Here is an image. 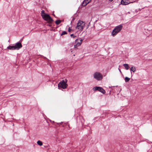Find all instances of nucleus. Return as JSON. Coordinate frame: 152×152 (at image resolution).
<instances>
[{
	"instance_id": "nucleus-11",
	"label": "nucleus",
	"mask_w": 152,
	"mask_h": 152,
	"mask_svg": "<svg viewBox=\"0 0 152 152\" xmlns=\"http://www.w3.org/2000/svg\"><path fill=\"white\" fill-rule=\"evenodd\" d=\"M119 31H118L117 30H115V29H114L111 33V35L113 36H115Z\"/></svg>"
},
{
	"instance_id": "nucleus-20",
	"label": "nucleus",
	"mask_w": 152,
	"mask_h": 152,
	"mask_svg": "<svg viewBox=\"0 0 152 152\" xmlns=\"http://www.w3.org/2000/svg\"><path fill=\"white\" fill-rule=\"evenodd\" d=\"M100 92H101L103 94H104L105 93V91L102 88L101 89Z\"/></svg>"
},
{
	"instance_id": "nucleus-18",
	"label": "nucleus",
	"mask_w": 152,
	"mask_h": 152,
	"mask_svg": "<svg viewBox=\"0 0 152 152\" xmlns=\"http://www.w3.org/2000/svg\"><path fill=\"white\" fill-rule=\"evenodd\" d=\"M37 144L39 146H42L43 145L42 142L40 140H38L37 141Z\"/></svg>"
},
{
	"instance_id": "nucleus-26",
	"label": "nucleus",
	"mask_w": 152,
	"mask_h": 152,
	"mask_svg": "<svg viewBox=\"0 0 152 152\" xmlns=\"http://www.w3.org/2000/svg\"><path fill=\"white\" fill-rule=\"evenodd\" d=\"M72 30V29L70 28V27H69L68 28V31L69 32H70Z\"/></svg>"
},
{
	"instance_id": "nucleus-10",
	"label": "nucleus",
	"mask_w": 152,
	"mask_h": 152,
	"mask_svg": "<svg viewBox=\"0 0 152 152\" xmlns=\"http://www.w3.org/2000/svg\"><path fill=\"white\" fill-rule=\"evenodd\" d=\"M77 40H78L77 39L75 40V42H76V43H77V44L76 45H74V48H76V49H78L77 48V47L78 46H80V45L81 44V42H77Z\"/></svg>"
},
{
	"instance_id": "nucleus-33",
	"label": "nucleus",
	"mask_w": 152,
	"mask_h": 152,
	"mask_svg": "<svg viewBox=\"0 0 152 152\" xmlns=\"http://www.w3.org/2000/svg\"><path fill=\"white\" fill-rule=\"evenodd\" d=\"M113 0H109V1H110V2H112L113 1Z\"/></svg>"
},
{
	"instance_id": "nucleus-6",
	"label": "nucleus",
	"mask_w": 152,
	"mask_h": 152,
	"mask_svg": "<svg viewBox=\"0 0 152 152\" xmlns=\"http://www.w3.org/2000/svg\"><path fill=\"white\" fill-rule=\"evenodd\" d=\"M123 27V25L122 24H120L119 25L117 26H116L115 28L114 29H115L116 30H117L118 31H120L122 29Z\"/></svg>"
},
{
	"instance_id": "nucleus-30",
	"label": "nucleus",
	"mask_w": 152,
	"mask_h": 152,
	"mask_svg": "<svg viewBox=\"0 0 152 152\" xmlns=\"http://www.w3.org/2000/svg\"><path fill=\"white\" fill-rule=\"evenodd\" d=\"M90 23L89 22L88 25V26L90 25Z\"/></svg>"
},
{
	"instance_id": "nucleus-14",
	"label": "nucleus",
	"mask_w": 152,
	"mask_h": 152,
	"mask_svg": "<svg viewBox=\"0 0 152 152\" xmlns=\"http://www.w3.org/2000/svg\"><path fill=\"white\" fill-rule=\"evenodd\" d=\"M79 118L80 120V122L82 125H83V124H84L85 121V120L83 118V117L82 116H80Z\"/></svg>"
},
{
	"instance_id": "nucleus-37",
	"label": "nucleus",
	"mask_w": 152,
	"mask_h": 152,
	"mask_svg": "<svg viewBox=\"0 0 152 152\" xmlns=\"http://www.w3.org/2000/svg\"><path fill=\"white\" fill-rule=\"evenodd\" d=\"M53 15L54 16H55V15L54 14H53Z\"/></svg>"
},
{
	"instance_id": "nucleus-22",
	"label": "nucleus",
	"mask_w": 152,
	"mask_h": 152,
	"mask_svg": "<svg viewBox=\"0 0 152 152\" xmlns=\"http://www.w3.org/2000/svg\"><path fill=\"white\" fill-rule=\"evenodd\" d=\"M59 83H61V84H67L66 83V81H65L64 80H63L61 81Z\"/></svg>"
},
{
	"instance_id": "nucleus-19",
	"label": "nucleus",
	"mask_w": 152,
	"mask_h": 152,
	"mask_svg": "<svg viewBox=\"0 0 152 152\" xmlns=\"http://www.w3.org/2000/svg\"><path fill=\"white\" fill-rule=\"evenodd\" d=\"M124 80L126 82H127L129 81L130 80V78L127 77H125Z\"/></svg>"
},
{
	"instance_id": "nucleus-4",
	"label": "nucleus",
	"mask_w": 152,
	"mask_h": 152,
	"mask_svg": "<svg viewBox=\"0 0 152 152\" xmlns=\"http://www.w3.org/2000/svg\"><path fill=\"white\" fill-rule=\"evenodd\" d=\"M68 86L67 84H61V83H59L58 84V88L61 89V88L65 89Z\"/></svg>"
},
{
	"instance_id": "nucleus-2",
	"label": "nucleus",
	"mask_w": 152,
	"mask_h": 152,
	"mask_svg": "<svg viewBox=\"0 0 152 152\" xmlns=\"http://www.w3.org/2000/svg\"><path fill=\"white\" fill-rule=\"evenodd\" d=\"M94 77L97 80H100L103 78L102 75L99 72H95L93 75Z\"/></svg>"
},
{
	"instance_id": "nucleus-1",
	"label": "nucleus",
	"mask_w": 152,
	"mask_h": 152,
	"mask_svg": "<svg viewBox=\"0 0 152 152\" xmlns=\"http://www.w3.org/2000/svg\"><path fill=\"white\" fill-rule=\"evenodd\" d=\"M85 23L84 22L80 20L77 24L76 28L82 31L85 26Z\"/></svg>"
},
{
	"instance_id": "nucleus-21",
	"label": "nucleus",
	"mask_w": 152,
	"mask_h": 152,
	"mask_svg": "<svg viewBox=\"0 0 152 152\" xmlns=\"http://www.w3.org/2000/svg\"><path fill=\"white\" fill-rule=\"evenodd\" d=\"M67 33L65 31H63L62 32V33L61 34V36H62L63 35L67 34Z\"/></svg>"
},
{
	"instance_id": "nucleus-29",
	"label": "nucleus",
	"mask_w": 152,
	"mask_h": 152,
	"mask_svg": "<svg viewBox=\"0 0 152 152\" xmlns=\"http://www.w3.org/2000/svg\"><path fill=\"white\" fill-rule=\"evenodd\" d=\"M118 70H119V72L121 73H122V72H121V69H119V68H118Z\"/></svg>"
},
{
	"instance_id": "nucleus-8",
	"label": "nucleus",
	"mask_w": 152,
	"mask_h": 152,
	"mask_svg": "<svg viewBox=\"0 0 152 152\" xmlns=\"http://www.w3.org/2000/svg\"><path fill=\"white\" fill-rule=\"evenodd\" d=\"M91 1V0H84L81 4L83 6H85L89 3Z\"/></svg>"
},
{
	"instance_id": "nucleus-27",
	"label": "nucleus",
	"mask_w": 152,
	"mask_h": 152,
	"mask_svg": "<svg viewBox=\"0 0 152 152\" xmlns=\"http://www.w3.org/2000/svg\"><path fill=\"white\" fill-rule=\"evenodd\" d=\"M79 41H79L80 42H81L82 43V42L83 41V39H80L79 40Z\"/></svg>"
},
{
	"instance_id": "nucleus-16",
	"label": "nucleus",
	"mask_w": 152,
	"mask_h": 152,
	"mask_svg": "<svg viewBox=\"0 0 152 152\" xmlns=\"http://www.w3.org/2000/svg\"><path fill=\"white\" fill-rule=\"evenodd\" d=\"M123 66L125 67L126 70H128L129 68L128 64H124Z\"/></svg>"
},
{
	"instance_id": "nucleus-3",
	"label": "nucleus",
	"mask_w": 152,
	"mask_h": 152,
	"mask_svg": "<svg viewBox=\"0 0 152 152\" xmlns=\"http://www.w3.org/2000/svg\"><path fill=\"white\" fill-rule=\"evenodd\" d=\"M14 46L15 50H18L22 47V45L20 42H18L16 43Z\"/></svg>"
},
{
	"instance_id": "nucleus-24",
	"label": "nucleus",
	"mask_w": 152,
	"mask_h": 152,
	"mask_svg": "<svg viewBox=\"0 0 152 152\" xmlns=\"http://www.w3.org/2000/svg\"><path fill=\"white\" fill-rule=\"evenodd\" d=\"M70 36L73 38H74L76 37V36H75V35L73 34H70Z\"/></svg>"
},
{
	"instance_id": "nucleus-28",
	"label": "nucleus",
	"mask_w": 152,
	"mask_h": 152,
	"mask_svg": "<svg viewBox=\"0 0 152 152\" xmlns=\"http://www.w3.org/2000/svg\"><path fill=\"white\" fill-rule=\"evenodd\" d=\"M22 40H23L22 39H21L18 42H20L21 43V42H22Z\"/></svg>"
},
{
	"instance_id": "nucleus-17",
	"label": "nucleus",
	"mask_w": 152,
	"mask_h": 152,
	"mask_svg": "<svg viewBox=\"0 0 152 152\" xmlns=\"http://www.w3.org/2000/svg\"><path fill=\"white\" fill-rule=\"evenodd\" d=\"M61 22L62 20H57L55 21V23L56 25H58Z\"/></svg>"
},
{
	"instance_id": "nucleus-7",
	"label": "nucleus",
	"mask_w": 152,
	"mask_h": 152,
	"mask_svg": "<svg viewBox=\"0 0 152 152\" xmlns=\"http://www.w3.org/2000/svg\"><path fill=\"white\" fill-rule=\"evenodd\" d=\"M127 0H121V4L123 5H126L132 3V2H129L126 1Z\"/></svg>"
},
{
	"instance_id": "nucleus-12",
	"label": "nucleus",
	"mask_w": 152,
	"mask_h": 152,
	"mask_svg": "<svg viewBox=\"0 0 152 152\" xmlns=\"http://www.w3.org/2000/svg\"><path fill=\"white\" fill-rule=\"evenodd\" d=\"M102 87H101L96 86L94 87L93 88V89L94 91H98L100 92V91L101 89H102Z\"/></svg>"
},
{
	"instance_id": "nucleus-31",
	"label": "nucleus",
	"mask_w": 152,
	"mask_h": 152,
	"mask_svg": "<svg viewBox=\"0 0 152 152\" xmlns=\"http://www.w3.org/2000/svg\"><path fill=\"white\" fill-rule=\"evenodd\" d=\"M75 19V18H72V21L74 20Z\"/></svg>"
},
{
	"instance_id": "nucleus-35",
	"label": "nucleus",
	"mask_w": 152,
	"mask_h": 152,
	"mask_svg": "<svg viewBox=\"0 0 152 152\" xmlns=\"http://www.w3.org/2000/svg\"><path fill=\"white\" fill-rule=\"evenodd\" d=\"M62 126H63V127H64V125H62Z\"/></svg>"
},
{
	"instance_id": "nucleus-38",
	"label": "nucleus",
	"mask_w": 152,
	"mask_h": 152,
	"mask_svg": "<svg viewBox=\"0 0 152 152\" xmlns=\"http://www.w3.org/2000/svg\"><path fill=\"white\" fill-rule=\"evenodd\" d=\"M48 26H50V25H48Z\"/></svg>"
},
{
	"instance_id": "nucleus-34",
	"label": "nucleus",
	"mask_w": 152,
	"mask_h": 152,
	"mask_svg": "<svg viewBox=\"0 0 152 152\" xmlns=\"http://www.w3.org/2000/svg\"><path fill=\"white\" fill-rule=\"evenodd\" d=\"M97 20H96L95 21V23L96 22H97Z\"/></svg>"
},
{
	"instance_id": "nucleus-32",
	"label": "nucleus",
	"mask_w": 152,
	"mask_h": 152,
	"mask_svg": "<svg viewBox=\"0 0 152 152\" xmlns=\"http://www.w3.org/2000/svg\"><path fill=\"white\" fill-rule=\"evenodd\" d=\"M65 81H66V83H67V80L66 79H65Z\"/></svg>"
},
{
	"instance_id": "nucleus-13",
	"label": "nucleus",
	"mask_w": 152,
	"mask_h": 152,
	"mask_svg": "<svg viewBox=\"0 0 152 152\" xmlns=\"http://www.w3.org/2000/svg\"><path fill=\"white\" fill-rule=\"evenodd\" d=\"M7 48L9 50H15V48L14 45H10L8 46Z\"/></svg>"
},
{
	"instance_id": "nucleus-23",
	"label": "nucleus",
	"mask_w": 152,
	"mask_h": 152,
	"mask_svg": "<svg viewBox=\"0 0 152 152\" xmlns=\"http://www.w3.org/2000/svg\"><path fill=\"white\" fill-rule=\"evenodd\" d=\"M109 88H110V90H108V91L109 92H108V93H107V94L110 95V94H111V88H110V86H109Z\"/></svg>"
},
{
	"instance_id": "nucleus-15",
	"label": "nucleus",
	"mask_w": 152,
	"mask_h": 152,
	"mask_svg": "<svg viewBox=\"0 0 152 152\" xmlns=\"http://www.w3.org/2000/svg\"><path fill=\"white\" fill-rule=\"evenodd\" d=\"M131 73L132 74V71L133 72H134L136 71V68L134 66H132L130 69Z\"/></svg>"
},
{
	"instance_id": "nucleus-25",
	"label": "nucleus",
	"mask_w": 152,
	"mask_h": 152,
	"mask_svg": "<svg viewBox=\"0 0 152 152\" xmlns=\"http://www.w3.org/2000/svg\"><path fill=\"white\" fill-rule=\"evenodd\" d=\"M42 56V57H43V58H44V59H47V62H48V61H49V60L47 58H46V57H44V56Z\"/></svg>"
},
{
	"instance_id": "nucleus-36",
	"label": "nucleus",
	"mask_w": 152,
	"mask_h": 152,
	"mask_svg": "<svg viewBox=\"0 0 152 152\" xmlns=\"http://www.w3.org/2000/svg\"><path fill=\"white\" fill-rule=\"evenodd\" d=\"M63 123L62 122H61V123H60V124L62 125V124Z\"/></svg>"
},
{
	"instance_id": "nucleus-9",
	"label": "nucleus",
	"mask_w": 152,
	"mask_h": 152,
	"mask_svg": "<svg viewBox=\"0 0 152 152\" xmlns=\"http://www.w3.org/2000/svg\"><path fill=\"white\" fill-rule=\"evenodd\" d=\"M41 15L42 18L44 19L45 18L47 15H48V14L45 13L44 10H43L41 11Z\"/></svg>"
},
{
	"instance_id": "nucleus-5",
	"label": "nucleus",
	"mask_w": 152,
	"mask_h": 152,
	"mask_svg": "<svg viewBox=\"0 0 152 152\" xmlns=\"http://www.w3.org/2000/svg\"><path fill=\"white\" fill-rule=\"evenodd\" d=\"M44 20H45L47 21L48 22L50 23H52L53 21V19L48 14V15H47L46 18H45Z\"/></svg>"
}]
</instances>
